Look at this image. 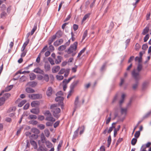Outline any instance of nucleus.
Segmentation results:
<instances>
[{
	"mask_svg": "<svg viewBox=\"0 0 151 151\" xmlns=\"http://www.w3.org/2000/svg\"><path fill=\"white\" fill-rule=\"evenodd\" d=\"M148 48V45H147L146 44H144L143 45L142 47V50H146Z\"/></svg>",
	"mask_w": 151,
	"mask_h": 151,
	"instance_id": "62",
	"label": "nucleus"
},
{
	"mask_svg": "<svg viewBox=\"0 0 151 151\" xmlns=\"http://www.w3.org/2000/svg\"><path fill=\"white\" fill-rule=\"evenodd\" d=\"M29 97L32 99L35 100L41 99L42 98V95L39 94H29Z\"/></svg>",
	"mask_w": 151,
	"mask_h": 151,
	"instance_id": "5",
	"label": "nucleus"
},
{
	"mask_svg": "<svg viewBox=\"0 0 151 151\" xmlns=\"http://www.w3.org/2000/svg\"><path fill=\"white\" fill-rule=\"evenodd\" d=\"M38 119L39 120L42 121L44 119L45 117L43 116L40 115L38 116Z\"/></svg>",
	"mask_w": 151,
	"mask_h": 151,
	"instance_id": "57",
	"label": "nucleus"
},
{
	"mask_svg": "<svg viewBox=\"0 0 151 151\" xmlns=\"http://www.w3.org/2000/svg\"><path fill=\"white\" fill-rule=\"evenodd\" d=\"M32 131L35 134H38L40 132L39 130L36 128H33L32 129Z\"/></svg>",
	"mask_w": 151,
	"mask_h": 151,
	"instance_id": "37",
	"label": "nucleus"
},
{
	"mask_svg": "<svg viewBox=\"0 0 151 151\" xmlns=\"http://www.w3.org/2000/svg\"><path fill=\"white\" fill-rule=\"evenodd\" d=\"M55 100L56 101L58 102L59 104L61 106V108L63 109L64 107V105L63 104L64 98L61 96H58L55 98Z\"/></svg>",
	"mask_w": 151,
	"mask_h": 151,
	"instance_id": "7",
	"label": "nucleus"
},
{
	"mask_svg": "<svg viewBox=\"0 0 151 151\" xmlns=\"http://www.w3.org/2000/svg\"><path fill=\"white\" fill-rule=\"evenodd\" d=\"M137 141V139L134 138L132 139L131 141V144L132 145H134L136 144Z\"/></svg>",
	"mask_w": 151,
	"mask_h": 151,
	"instance_id": "42",
	"label": "nucleus"
},
{
	"mask_svg": "<svg viewBox=\"0 0 151 151\" xmlns=\"http://www.w3.org/2000/svg\"><path fill=\"white\" fill-rule=\"evenodd\" d=\"M30 143L31 145L33 146L35 149H36L37 147V145L36 142L34 140H30Z\"/></svg>",
	"mask_w": 151,
	"mask_h": 151,
	"instance_id": "23",
	"label": "nucleus"
},
{
	"mask_svg": "<svg viewBox=\"0 0 151 151\" xmlns=\"http://www.w3.org/2000/svg\"><path fill=\"white\" fill-rule=\"evenodd\" d=\"M54 122L50 121L47 122L46 123V126L47 127H52V126Z\"/></svg>",
	"mask_w": 151,
	"mask_h": 151,
	"instance_id": "43",
	"label": "nucleus"
},
{
	"mask_svg": "<svg viewBox=\"0 0 151 151\" xmlns=\"http://www.w3.org/2000/svg\"><path fill=\"white\" fill-rule=\"evenodd\" d=\"M60 123V121L58 120L56 121L53 124L54 128H56L59 125Z\"/></svg>",
	"mask_w": 151,
	"mask_h": 151,
	"instance_id": "52",
	"label": "nucleus"
},
{
	"mask_svg": "<svg viewBox=\"0 0 151 151\" xmlns=\"http://www.w3.org/2000/svg\"><path fill=\"white\" fill-rule=\"evenodd\" d=\"M45 115L47 117V116L51 115L52 114L50 112L49 110H47L44 113Z\"/></svg>",
	"mask_w": 151,
	"mask_h": 151,
	"instance_id": "51",
	"label": "nucleus"
},
{
	"mask_svg": "<svg viewBox=\"0 0 151 151\" xmlns=\"http://www.w3.org/2000/svg\"><path fill=\"white\" fill-rule=\"evenodd\" d=\"M45 120L46 121L52 122H55L56 120L52 116V115L46 117Z\"/></svg>",
	"mask_w": 151,
	"mask_h": 151,
	"instance_id": "12",
	"label": "nucleus"
},
{
	"mask_svg": "<svg viewBox=\"0 0 151 151\" xmlns=\"http://www.w3.org/2000/svg\"><path fill=\"white\" fill-rule=\"evenodd\" d=\"M138 83V81H136V83L134 84L132 86L133 89L135 90L137 88Z\"/></svg>",
	"mask_w": 151,
	"mask_h": 151,
	"instance_id": "59",
	"label": "nucleus"
},
{
	"mask_svg": "<svg viewBox=\"0 0 151 151\" xmlns=\"http://www.w3.org/2000/svg\"><path fill=\"white\" fill-rule=\"evenodd\" d=\"M29 39H27L26 41L24 43L21 49V51H24V50L26 47L29 43Z\"/></svg>",
	"mask_w": 151,
	"mask_h": 151,
	"instance_id": "14",
	"label": "nucleus"
},
{
	"mask_svg": "<svg viewBox=\"0 0 151 151\" xmlns=\"http://www.w3.org/2000/svg\"><path fill=\"white\" fill-rule=\"evenodd\" d=\"M7 15L6 13L4 12H1V18H4Z\"/></svg>",
	"mask_w": 151,
	"mask_h": 151,
	"instance_id": "44",
	"label": "nucleus"
},
{
	"mask_svg": "<svg viewBox=\"0 0 151 151\" xmlns=\"http://www.w3.org/2000/svg\"><path fill=\"white\" fill-rule=\"evenodd\" d=\"M90 15V14L89 13L85 14L82 19V22H84L87 18L89 17Z\"/></svg>",
	"mask_w": 151,
	"mask_h": 151,
	"instance_id": "32",
	"label": "nucleus"
},
{
	"mask_svg": "<svg viewBox=\"0 0 151 151\" xmlns=\"http://www.w3.org/2000/svg\"><path fill=\"white\" fill-rule=\"evenodd\" d=\"M61 57L60 56H57V59L55 60V63L56 64H59L61 62Z\"/></svg>",
	"mask_w": 151,
	"mask_h": 151,
	"instance_id": "30",
	"label": "nucleus"
},
{
	"mask_svg": "<svg viewBox=\"0 0 151 151\" xmlns=\"http://www.w3.org/2000/svg\"><path fill=\"white\" fill-rule=\"evenodd\" d=\"M56 77L57 79L58 80H63V77L62 76H59L57 75L56 76Z\"/></svg>",
	"mask_w": 151,
	"mask_h": 151,
	"instance_id": "53",
	"label": "nucleus"
},
{
	"mask_svg": "<svg viewBox=\"0 0 151 151\" xmlns=\"http://www.w3.org/2000/svg\"><path fill=\"white\" fill-rule=\"evenodd\" d=\"M63 42V40L62 39H60L55 41L53 43V45L55 47H57L62 44Z\"/></svg>",
	"mask_w": 151,
	"mask_h": 151,
	"instance_id": "8",
	"label": "nucleus"
},
{
	"mask_svg": "<svg viewBox=\"0 0 151 151\" xmlns=\"http://www.w3.org/2000/svg\"><path fill=\"white\" fill-rule=\"evenodd\" d=\"M26 91L28 93H33L35 92V90L29 87H27L26 88Z\"/></svg>",
	"mask_w": 151,
	"mask_h": 151,
	"instance_id": "21",
	"label": "nucleus"
},
{
	"mask_svg": "<svg viewBox=\"0 0 151 151\" xmlns=\"http://www.w3.org/2000/svg\"><path fill=\"white\" fill-rule=\"evenodd\" d=\"M47 149L42 146H40L37 149V151H47Z\"/></svg>",
	"mask_w": 151,
	"mask_h": 151,
	"instance_id": "28",
	"label": "nucleus"
},
{
	"mask_svg": "<svg viewBox=\"0 0 151 151\" xmlns=\"http://www.w3.org/2000/svg\"><path fill=\"white\" fill-rule=\"evenodd\" d=\"M149 34H147L144 37V42H146L149 38Z\"/></svg>",
	"mask_w": 151,
	"mask_h": 151,
	"instance_id": "64",
	"label": "nucleus"
},
{
	"mask_svg": "<svg viewBox=\"0 0 151 151\" xmlns=\"http://www.w3.org/2000/svg\"><path fill=\"white\" fill-rule=\"evenodd\" d=\"M140 135V132L139 131H136L134 134V137L135 138L137 139L139 136Z\"/></svg>",
	"mask_w": 151,
	"mask_h": 151,
	"instance_id": "46",
	"label": "nucleus"
},
{
	"mask_svg": "<svg viewBox=\"0 0 151 151\" xmlns=\"http://www.w3.org/2000/svg\"><path fill=\"white\" fill-rule=\"evenodd\" d=\"M149 29V27L147 26L146 27L143 29L142 32V34L143 35H146L147 33L148 32Z\"/></svg>",
	"mask_w": 151,
	"mask_h": 151,
	"instance_id": "20",
	"label": "nucleus"
},
{
	"mask_svg": "<svg viewBox=\"0 0 151 151\" xmlns=\"http://www.w3.org/2000/svg\"><path fill=\"white\" fill-rule=\"evenodd\" d=\"M40 102L39 101H35L32 102L31 105L32 107H33L38 106L40 104Z\"/></svg>",
	"mask_w": 151,
	"mask_h": 151,
	"instance_id": "13",
	"label": "nucleus"
},
{
	"mask_svg": "<svg viewBox=\"0 0 151 151\" xmlns=\"http://www.w3.org/2000/svg\"><path fill=\"white\" fill-rule=\"evenodd\" d=\"M148 83L147 82H144L142 85V88L143 90H145L147 88Z\"/></svg>",
	"mask_w": 151,
	"mask_h": 151,
	"instance_id": "36",
	"label": "nucleus"
},
{
	"mask_svg": "<svg viewBox=\"0 0 151 151\" xmlns=\"http://www.w3.org/2000/svg\"><path fill=\"white\" fill-rule=\"evenodd\" d=\"M13 87V85H10L6 87L5 89L4 90L2 91L1 93L0 94V95H1L2 94L4 93V91L7 92L10 91Z\"/></svg>",
	"mask_w": 151,
	"mask_h": 151,
	"instance_id": "10",
	"label": "nucleus"
},
{
	"mask_svg": "<svg viewBox=\"0 0 151 151\" xmlns=\"http://www.w3.org/2000/svg\"><path fill=\"white\" fill-rule=\"evenodd\" d=\"M142 65L141 64L139 63L137 68V70L139 72L142 70Z\"/></svg>",
	"mask_w": 151,
	"mask_h": 151,
	"instance_id": "38",
	"label": "nucleus"
},
{
	"mask_svg": "<svg viewBox=\"0 0 151 151\" xmlns=\"http://www.w3.org/2000/svg\"><path fill=\"white\" fill-rule=\"evenodd\" d=\"M16 109V108L15 107L13 106L10 107L7 111V113H9L12 111H14Z\"/></svg>",
	"mask_w": 151,
	"mask_h": 151,
	"instance_id": "26",
	"label": "nucleus"
},
{
	"mask_svg": "<svg viewBox=\"0 0 151 151\" xmlns=\"http://www.w3.org/2000/svg\"><path fill=\"white\" fill-rule=\"evenodd\" d=\"M30 112L33 114H38L39 113L40 111L38 109L33 108L30 110Z\"/></svg>",
	"mask_w": 151,
	"mask_h": 151,
	"instance_id": "16",
	"label": "nucleus"
},
{
	"mask_svg": "<svg viewBox=\"0 0 151 151\" xmlns=\"http://www.w3.org/2000/svg\"><path fill=\"white\" fill-rule=\"evenodd\" d=\"M141 46L139 44L137 43L135 45V49L136 50H138L140 48Z\"/></svg>",
	"mask_w": 151,
	"mask_h": 151,
	"instance_id": "48",
	"label": "nucleus"
},
{
	"mask_svg": "<svg viewBox=\"0 0 151 151\" xmlns=\"http://www.w3.org/2000/svg\"><path fill=\"white\" fill-rule=\"evenodd\" d=\"M21 51L22 52L21 53L20 56H21V58H22V57H24L25 56L26 53H27V51H24H24Z\"/></svg>",
	"mask_w": 151,
	"mask_h": 151,
	"instance_id": "61",
	"label": "nucleus"
},
{
	"mask_svg": "<svg viewBox=\"0 0 151 151\" xmlns=\"http://www.w3.org/2000/svg\"><path fill=\"white\" fill-rule=\"evenodd\" d=\"M29 76L30 79L31 80H34L36 78L35 75L33 73H31Z\"/></svg>",
	"mask_w": 151,
	"mask_h": 151,
	"instance_id": "33",
	"label": "nucleus"
},
{
	"mask_svg": "<svg viewBox=\"0 0 151 151\" xmlns=\"http://www.w3.org/2000/svg\"><path fill=\"white\" fill-rule=\"evenodd\" d=\"M132 76L136 81H138L140 78L139 72H136V70L134 69L132 72Z\"/></svg>",
	"mask_w": 151,
	"mask_h": 151,
	"instance_id": "4",
	"label": "nucleus"
},
{
	"mask_svg": "<svg viewBox=\"0 0 151 151\" xmlns=\"http://www.w3.org/2000/svg\"><path fill=\"white\" fill-rule=\"evenodd\" d=\"M29 123L33 125H36L38 123V122L36 120H31L29 121Z\"/></svg>",
	"mask_w": 151,
	"mask_h": 151,
	"instance_id": "47",
	"label": "nucleus"
},
{
	"mask_svg": "<svg viewBox=\"0 0 151 151\" xmlns=\"http://www.w3.org/2000/svg\"><path fill=\"white\" fill-rule=\"evenodd\" d=\"M74 110L73 111V114L75 112L76 109L78 108H79L81 106V104L79 102V97L78 96H77L75 99L74 103Z\"/></svg>",
	"mask_w": 151,
	"mask_h": 151,
	"instance_id": "6",
	"label": "nucleus"
},
{
	"mask_svg": "<svg viewBox=\"0 0 151 151\" xmlns=\"http://www.w3.org/2000/svg\"><path fill=\"white\" fill-rule=\"evenodd\" d=\"M63 95V92L61 91L58 92L56 94V95L58 96H61Z\"/></svg>",
	"mask_w": 151,
	"mask_h": 151,
	"instance_id": "63",
	"label": "nucleus"
},
{
	"mask_svg": "<svg viewBox=\"0 0 151 151\" xmlns=\"http://www.w3.org/2000/svg\"><path fill=\"white\" fill-rule=\"evenodd\" d=\"M69 73V69H67L65 71V73L64 75V76L65 77H67Z\"/></svg>",
	"mask_w": 151,
	"mask_h": 151,
	"instance_id": "60",
	"label": "nucleus"
},
{
	"mask_svg": "<svg viewBox=\"0 0 151 151\" xmlns=\"http://www.w3.org/2000/svg\"><path fill=\"white\" fill-rule=\"evenodd\" d=\"M151 145V143L150 142H148L146 145H143L142 146L146 148L147 147H149Z\"/></svg>",
	"mask_w": 151,
	"mask_h": 151,
	"instance_id": "55",
	"label": "nucleus"
},
{
	"mask_svg": "<svg viewBox=\"0 0 151 151\" xmlns=\"http://www.w3.org/2000/svg\"><path fill=\"white\" fill-rule=\"evenodd\" d=\"M116 123H113L112 124V126L111 127H109V130L107 132L109 133H110L112 131L113 128H115V127L113 125V124H115Z\"/></svg>",
	"mask_w": 151,
	"mask_h": 151,
	"instance_id": "39",
	"label": "nucleus"
},
{
	"mask_svg": "<svg viewBox=\"0 0 151 151\" xmlns=\"http://www.w3.org/2000/svg\"><path fill=\"white\" fill-rule=\"evenodd\" d=\"M27 102L26 100H23L21 101L18 104V106L19 107H22Z\"/></svg>",
	"mask_w": 151,
	"mask_h": 151,
	"instance_id": "25",
	"label": "nucleus"
},
{
	"mask_svg": "<svg viewBox=\"0 0 151 151\" xmlns=\"http://www.w3.org/2000/svg\"><path fill=\"white\" fill-rule=\"evenodd\" d=\"M77 42H75L73 44L70 45L68 50H66L65 52H67L68 54H70L71 53H73L74 50L76 51L77 50Z\"/></svg>",
	"mask_w": 151,
	"mask_h": 151,
	"instance_id": "2",
	"label": "nucleus"
},
{
	"mask_svg": "<svg viewBox=\"0 0 151 151\" xmlns=\"http://www.w3.org/2000/svg\"><path fill=\"white\" fill-rule=\"evenodd\" d=\"M37 24H35L33 29H32V30L30 34L31 35H33V34H34V32L36 31V30L37 29Z\"/></svg>",
	"mask_w": 151,
	"mask_h": 151,
	"instance_id": "31",
	"label": "nucleus"
},
{
	"mask_svg": "<svg viewBox=\"0 0 151 151\" xmlns=\"http://www.w3.org/2000/svg\"><path fill=\"white\" fill-rule=\"evenodd\" d=\"M62 33L61 31L59 30L57 32L55 35H56V37L59 38L61 37L62 35Z\"/></svg>",
	"mask_w": 151,
	"mask_h": 151,
	"instance_id": "34",
	"label": "nucleus"
},
{
	"mask_svg": "<svg viewBox=\"0 0 151 151\" xmlns=\"http://www.w3.org/2000/svg\"><path fill=\"white\" fill-rule=\"evenodd\" d=\"M6 100L4 97H0V106H1L4 103Z\"/></svg>",
	"mask_w": 151,
	"mask_h": 151,
	"instance_id": "22",
	"label": "nucleus"
},
{
	"mask_svg": "<svg viewBox=\"0 0 151 151\" xmlns=\"http://www.w3.org/2000/svg\"><path fill=\"white\" fill-rule=\"evenodd\" d=\"M46 145L47 147L48 148H50L52 147V144L49 141L46 142Z\"/></svg>",
	"mask_w": 151,
	"mask_h": 151,
	"instance_id": "40",
	"label": "nucleus"
},
{
	"mask_svg": "<svg viewBox=\"0 0 151 151\" xmlns=\"http://www.w3.org/2000/svg\"><path fill=\"white\" fill-rule=\"evenodd\" d=\"M80 128L79 127L74 132V134L73 137V139H75L78 136V132Z\"/></svg>",
	"mask_w": 151,
	"mask_h": 151,
	"instance_id": "15",
	"label": "nucleus"
},
{
	"mask_svg": "<svg viewBox=\"0 0 151 151\" xmlns=\"http://www.w3.org/2000/svg\"><path fill=\"white\" fill-rule=\"evenodd\" d=\"M46 138L44 135H41V140L42 142L44 143L46 142Z\"/></svg>",
	"mask_w": 151,
	"mask_h": 151,
	"instance_id": "45",
	"label": "nucleus"
},
{
	"mask_svg": "<svg viewBox=\"0 0 151 151\" xmlns=\"http://www.w3.org/2000/svg\"><path fill=\"white\" fill-rule=\"evenodd\" d=\"M45 133L47 137H48L49 136L50 133L48 129L45 130Z\"/></svg>",
	"mask_w": 151,
	"mask_h": 151,
	"instance_id": "54",
	"label": "nucleus"
},
{
	"mask_svg": "<svg viewBox=\"0 0 151 151\" xmlns=\"http://www.w3.org/2000/svg\"><path fill=\"white\" fill-rule=\"evenodd\" d=\"M37 84V83L35 81H32L29 83V85L32 87H34Z\"/></svg>",
	"mask_w": 151,
	"mask_h": 151,
	"instance_id": "50",
	"label": "nucleus"
},
{
	"mask_svg": "<svg viewBox=\"0 0 151 151\" xmlns=\"http://www.w3.org/2000/svg\"><path fill=\"white\" fill-rule=\"evenodd\" d=\"M37 116L36 115L33 114L29 115L28 117V119H36Z\"/></svg>",
	"mask_w": 151,
	"mask_h": 151,
	"instance_id": "27",
	"label": "nucleus"
},
{
	"mask_svg": "<svg viewBox=\"0 0 151 151\" xmlns=\"http://www.w3.org/2000/svg\"><path fill=\"white\" fill-rule=\"evenodd\" d=\"M86 47H85L82 50H81L77 56V57H80L81 56L82 54L85 52V50H86Z\"/></svg>",
	"mask_w": 151,
	"mask_h": 151,
	"instance_id": "35",
	"label": "nucleus"
},
{
	"mask_svg": "<svg viewBox=\"0 0 151 151\" xmlns=\"http://www.w3.org/2000/svg\"><path fill=\"white\" fill-rule=\"evenodd\" d=\"M48 60L50 62V63L52 65H54L55 64L54 61L50 57H49L48 58Z\"/></svg>",
	"mask_w": 151,
	"mask_h": 151,
	"instance_id": "49",
	"label": "nucleus"
},
{
	"mask_svg": "<svg viewBox=\"0 0 151 151\" xmlns=\"http://www.w3.org/2000/svg\"><path fill=\"white\" fill-rule=\"evenodd\" d=\"M50 109H51V112L52 113L54 116L57 119L59 118L60 116L61 110L58 108L56 104H52L50 106Z\"/></svg>",
	"mask_w": 151,
	"mask_h": 151,
	"instance_id": "1",
	"label": "nucleus"
},
{
	"mask_svg": "<svg viewBox=\"0 0 151 151\" xmlns=\"http://www.w3.org/2000/svg\"><path fill=\"white\" fill-rule=\"evenodd\" d=\"M44 76L43 78L44 80L47 82L49 81V76L47 74H45L44 73V74H43Z\"/></svg>",
	"mask_w": 151,
	"mask_h": 151,
	"instance_id": "24",
	"label": "nucleus"
},
{
	"mask_svg": "<svg viewBox=\"0 0 151 151\" xmlns=\"http://www.w3.org/2000/svg\"><path fill=\"white\" fill-rule=\"evenodd\" d=\"M53 90L51 87H49L46 91V93L47 96H50L52 93Z\"/></svg>",
	"mask_w": 151,
	"mask_h": 151,
	"instance_id": "9",
	"label": "nucleus"
},
{
	"mask_svg": "<svg viewBox=\"0 0 151 151\" xmlns=\"http://www.w3.org/2000/svg\"><path fill=\"white\" fill-rule=\"evenodd\" d=\"M60 68L59 66H57L54 67L52 69V72L53 73H56L57 72Z\"/></svg>",
	"mask_w": 151,
	"mask_h": 151,
	"instance_id": "18",
	"label": "nucleus"
},
{
	"mask_svg": "<svg viewBox=\"0 0 151 151\" xmlns=\"http://www.w3.org/2000/svg\"><path fill=\"white\" fill-rule=\"evenodd\" d=\"M81 128H82V129L80 131V135L82 134L83 133L85 130V127L84 125H83L81 127Z\"/></svg>",
	"mask_w": 151,
	"mask_h": 151,
	"instance_id": "56",
	"label": "nucleus"
},
{
	"mask_svg": "<svg viewBox=\"0 0 151 151\" xmlns=\"http://www.w3.org/2000/svg\"><path fill=\"white\" fill-rule=\"evenodd\" d=\"M38 137V136L36 134H32L31 136V137L34 139H37Z\"/></svg>",
	"mask_w": 151,
	"mask_h": 151,
	"instance_id": "58",
	"label": "nucleus"
},
{
	"mask_svg": "<svg viewBox=\"0 0 151 151\" xmlns=\"http://www.w3.org/2000/svg\"><path fill=\"white\" fill-rule=\"evenodd\" d=\"M79 82V80H78L74 81L70 85V90L69 91L68 94L67 96V98H68L69 96L71 95V93L73 91L74 89L77 86Z\"/></svg>",
	"mask_w": 151,
	"mask_h": 151,
	"instance_id": "3",
	"label": "nucleus"
},
{
	"mask_svg": "<svg viewBox=\"0 0 151 151\" xmlns=\"http://www.w3.org/2000/svg\"><path fill=\"white\" fill-rule=\"evenodd\" d=\"M44 67L46 72L49 71L50 69V65L48 63L45 64Z\"/></svg>",
	"mask_w": 151,
	"mask_h": 151,
	"instance_id": "19",
	"label": "nucleus"
},
{
	"mask_svg": "<svg viewBox=\"0 0 151 151\" xmlns=\"http://www.w3.org/2000/svg\"><path fill=\"white\" fill-rule=\"evenodd\" d=\"M56 38V35H52L51 37H50L48 40V44L49 45H50L52 42L54 41Z\"/></svg>",
	"mask_w": 151,
	"mask_h": 151,
	"instance_id": "11",
	"label": "nucleus"
},
{
	"mask_svg": "<svg viewBox=\"0 0 151 151\" xmlns=\"http://www.w3.org/2000/svg\"><path fill=\"white\" fill-rule=\"evenodd\" d=\"M34 72L36 73H38L42 75L44 74V71L43 70L39 68H37L34 70Z\"/></svg>",
	"mask_w": 151,
	"mask_h": 151,
	"instance_id": "17",
	"label": "nucleus"
},
{
	"mask_svg": "<svg viewBox=\"0 0 151 151\" xmlns=\"http://www.w3.org/2000/svg\"><path fill=\"white\" fill-rule=\"evenodd\" d=\"M87 34H88V31L87 30H86L83 33V37H82V41L83 40H84L85 39L86 37L87 36Z\"/></svg>",
	"mask_w": 151,
	"mask_h": 151,
	"instance_id": "41",
	"label": "nucleus"
},
{
	"mask_svg": "<svg viewBox=\"0 0 151 151\" xmlns=\"http://www.w3.org/2000/svg\"><path fill=\"white\" fill-rule=\"evenodd\" d=\"M66 48L65 45H62L59 46L58 48V50L59 51H63L65 50Z\"/></svg>",
	"mask_w": 151,
	"mask_h": 151,
	"instance_id": "29",
	"label": "nucleus"
}]
</instances>
